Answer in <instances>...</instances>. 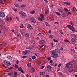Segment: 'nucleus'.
I'll use <instances>...</instances> for the list:
<instances>
[{
  "label": "nucleus",
  "instance_id": "1",
  "mask_svg": "<svg viewBox=\"0 0 77 77\" xmlns=\"http://www.w3.org/2000/svg\"><path fill=\"white\" fill-rule=\"evenodd\" d=\"M21 18H24L25 17H26V14L24 12L20 11L19 12Z\"/></svg>",
  "mask_w": 77,
  "mask_h": 77
},
{
  "label": "nucleus",
  "instance_id": "2",
  "mask_svg": "<svg viewBox=\"0 0 77 77\" xmlns=\"http://www.w3.org/2000/svg\"><path fill=\"white\" fill-rule=\"evenodd\" d=\"M67 27H68V28H69V29H70V30L72 31H74L75 30L74 27H73V26L71 25H68L67 26Z\"/></svg>",
  "mask_w": 77,
  "mask_h": 77
},
{
  "label": "nucleus",
  "instance_id": "3",
  "mask_svg": "<svg viewBox=\"0 0 77 77\" xmlns=\"http://www.w3.org/2000/svg\"><path fill=\"white\" fill-rule=\"evenodd\" d=\"M27 27L30 30H32L33 29V26L30 24H28V26H27Z\"/></svg>",
  "mask_w": 77,
  "mask_h": 77
},
{
  "label": "nucleus",
  "instance_id": "4",
  "mask_svg": "<svg viewBox=\"0 0 77 77\" xmlns=\"http://www.w3.org/2000/svg\"><path fill=\"white\" fill-rule=\"evenodd\" d=\"M0 17L2 18L5 17V14L3 12L1 11L0 12Z\"/></svg>",
  "mask_w": 77,
  "mask_h": 77
},
{
  "label": "nucleus",
  "instance_id": "5",
  "mask_svg": "<svg viewBox=\"0 0 77 77\" xmlns=\"http://www.w3.org/2000/svg\"><path fill=\"white\" fill-rule=\"evenodd\" d=\"M23 53L24 55H26V54H27L28 53H29V51L28 50H26L25 51H23Z\"/></svg>",
  "mask_w": 77,
  "mask_h": 77
},
{
  "label": "nucleus",
  "instance_id": "6",
  "mask_svg": "<svg viewBox=\"0 0 77 77\" xmlns=\"http://www.w3.org/2000/svg\"><path fill=\"white\" fill-rule=\"evenodd\" d=\"M39 43L41 45L45 43V41L43 40H41L39 41Z\"/></svg>",
  "mask_w": 77,
  "mask_h": 77
},
{
  "label": "nucleus",
  "instance_id": "7",
  "mask_svg": "<svg viewBox=\"0 0 77 77\" xmlns=\"http://www.w3.org/2000/svg\"><path fill=\"white\" fill-rule=\"evenodd\" d=\"M52 54L53 56H54V58H56L57 57V54H55V52L54 51L53 52Z\"/></svg>",
  "mask_w": 77,
  "mask_h": 77
},
{
  "label": "nucleus",
  "instance_id": "8",
  "mask_svg": "<svg viewBox=\"0 0 77 77\" xmlns=\"http://www.w3.org/2000/svg\"><path fill=\"white\" fill-rule=\"evenodd\" d=\"M71 42L72 44H74L75 42V40L74 38H72L71 40Z\"/></svg>",
  "mask_w": 77,
  "mask_h": 77
},
{
  "label": "nucleus",
  "instance_id": "9",
  "mask_svg": "<svg viewBox=\"0 0 77 77\" xmlns=\"http://www.w3.org/2000/svg\"><path fill=\"white\" fill-rule=\"evenodd\" d=\"M30 20L32 22H33V23H35L36 22V20L34 18H30Z\"/></svg>",
  "mask_w": 77,
  "mask_h": 77
},
{
  "label": "nucleus",
  "instance_id": "10",
  "mask_svg": "<svg viewBox=\"0 0 77 77\" xmlns=\"http://www.w3.org/2000/svg\"><path fill=\"white\" fill-rule=\"evenodd\" d=\"M55 52L56 53H59L60 52V49L58 48L55 49Z\"/></svg>",
  "mask_w": 77,
  "mask_h": 77
},
{
  "label": "nucleus",
  "instance_id": "11",
  "mask_svg": "<svg viewBox=\"0 0 77 77\" xmlns=\"http://www.w3.org/2000/svg\"><path fill=\"white\" fill-rule=\"evenodd\" d=\"M47 68L48 69H51L52 68V67L49 65L47 66Z\"/></svg>",
  "mask_w": 77,
  "mask_h": 77
},
{
  "label": "nucleus",
  "instance_id": "12",
  "mask_svg": "<svg viewBox=\"0 0 77 77\" xmlns=\"http://www.w3.org/2000/svg\"><path fill=\"white\" fill-rule=\"evenodd\" d=\"M36 70H37V69L36 68H32L31 69V71L32 72H35L36 71Z\"/></svg>",
  "mask_w": 77,
  "mask_h": 77
},
{
  "label": "nucleus",
  "instance_id": "13",
  "mask_svg": "<svg viewBox=\"0 0 77 77\" xmlns=\"http://www.w3.org/2000/svg\"><path fill=\"white\" fill-rule=\"evenodd\" d=\"M69 72H72L73 71V67L72 66L70 67L69 68Z\"/></svg>",
  "mask_w": 77,
  "mask_h": 77
},
{
  "label": "nucleus",
  "instance_id": "14",
  "mask_svg": "<svg viewBox=\"0 0 77 77\" xmlns=\"http://www.w3.org/2000/svg\"><path fill=\"white\" fill-rule=\"evenodd\" d=\"M7 58L8 59H9L10 60H12V58L11 56H7Z\"/></svg>",
  "mask_w": 77,
  "mask_h": 77
},
{
  "label": "nucleus",
  "instance_id": "15",
  "mask_svg": "<svg viewBox=\"0 0 77 77\" xmlns=\"http://www.w3.org/2000/svg\"><path fill=\"white\" fill-rule=\"evenodd\" d=\"M59 10L60 12L62 13V11H63V8L60 7L59 8Z\"/></svg>",
  "mask_w": 77,
  "mask_h": 77
},
{
  "label": "nucleus",
  "instance_id": "16",
  "mask_svg": "<svg viewBox=\"0 0 77 77\" xmlns=\"http://www.w3.org/2000/svg\"><path fill=\"white\" fill-rule=\"evenodd\" d=\"M41 18L43 20H44V15L42 14H41L40 15Z\"/></svg>",
  "mask_w": 77,
  "mask_h": 77
},
{
  "label": "nucleus",
  "instance_id": "17",
  "mask_svg": "<svg viewBox=\"0 0 77 77\" xmlns=\"http://www.w3.org/2000/svg\"><path fill=\"white\" fill-rule=\"evenodd\" d=\"M6 64V65H8V66H9V65H11V63H10V62L9 61H7Z\"/></svg>",
  "mask_w": 77,
  "mask_h": 77
},
{
  "label": "nucleus",
  "instance_id": "18",
  "mask_svg": "<svg viewBox=\"0 0 77 77\" xmlns=\"http://www.w3.org/2000/svg\"><path fill=\"white\" fill-rule=\"evenodd\" d=\"M14 77H18V73L17 72H15L14 74Z\"/></svg>",
  "mask_w": 77,
  "mask_h": 77
},
{
  "label": "nucleus",
  "instance_id": "19",
  "mask_svg": "<svg viewBox=\"0 0 77 77\" xmlns=\"http://www.w3.org/2000/svg\"><path fill=\"white\" fill-rule=\"evenodd\" d=\"M74 61H71L69 62V65H74Z\"/></svg>",
  "mask_w": 77,
  "mask_h": 77
},
{
  "label": "nucleus",
  "instance_id": "20",
  "mask_svg": "<svg viewBox=\"0 0 77 77\" xmlns=\"http://www.w3.org/2000/svg\"><path fill=\"white\" fill-rule=\"evenodd\" d=\"M0 23H1L2 24H5V22H4L2 20H1L0 21Z\"/></svg>",
  "mask_w": 77,
  "mask_h": 77
},
{
  "label": "nucleus",
  "instance_id": "21",
  "mask_svg": "<svg viewBox=\"0 0 77 77\" xmlns=\"http://www.w3.org/2000/svg\"><path fill=\"white\" fill-rule=\"evenodd\" d=\"M74 38L75 39V40H77V35H74Z\"/></svg>",
  "mask_w": 77,
  "mask_h": 77
},
{
  "label": "nucleus",
  "instance_id": "22",
  "mask_svg": "<svg viewBox=\"0 0 77 77\" xmlns=\"http://www.w3.org/2000/svg\"><path fill=\"white\" fill-rule=\"evenodd\" d=\"M26 37H29V33H26L25 35Z\"/></svg>",
  "mask_w": 77,
  "mask_h": 77
},
{
  "label": "nucleus",
  "instance_id": "23",
  "mask_svg": "<svg viewBox=\"0 0 77 77\" xmlns=\"http://www.w3.org/2000/svg\"><path fill=\"white\" fill-rule=\"evenodd\" d=\"M73 9L74 11L75 12H76L77 11V9H76V8L74 7Z\"/></svg>",
  "mask_w": 77,
  "mask_h": 77
},
{
  "label": "nucleus",
  "instance_id": "24",
  "mask_svg": "<svg viewBox=\"0 0 77 77\" xmlns=\"http://www.w3.org/2000/svg\"><path fill=\"white\" fill-rule=\"evenodd\" d=\"M8 75H9L11 76V75H13V74H14V73L11 72V73H9L8 74Z\"/></svg>",
  "mask_w": 77,
  "mask_h": 77
},
{
  "label": "nucleus",
  "instance_id": "25",
  "mask_svg": "<svg viewBox=\"0 0 77 77\" xmlns=\"http://www.w3.org/2000/svg\"><path fill=\"white\" fill-rule=\"evenodd\" d=\"M30 13L31 14H34V13H35V11H31Z\"/></svg>",
  "mask_w": 77,
  "mask_h": 77
},
{
  "label": "nucleus",
  "instance_id": "26",
  "mask_svg": "<svg viewBox=\"0 0 77 77\" xmlns=\"http://www.w3.org/2000/svg\"><path fill=\"white\" fill-rule=\"evenodd\" d=\"M22 69H23L21 67H20V68H18V70L19 71H22Z\"/></svg>",
  "mask_w": 77,
  "mask_h": 77
},
{
  "label": "nucleus",
  "instance_id": "27",
  "mask_svg": "<svg viewBox=\"0 0 77 77\" xmlns=\"http://www.w3.org/2000/svg\"><path fill=\"white\" fill-rule=\"evenodd\" d=\"M45 24L46 26H50V24H48V23L47 22H46L45 23Z\"/></svg>",
  "mask_w": 77,
  "mask_h": 77
},
{
  "label": "nucleus",
  "instance_id": "28",
  "mask_svg": "<svg viewBox=\"0 0 77 77\" xmlns=\"http://www.w3.org/2000/svg\"><path fill=\"white\" fill-rule=\"evenodd\" d=\"M41 63V61H38V62L37 63V65H40Z\"/></svg>",
  "mask_w": 77,
  "mask_h": 77
},
{
  "label": "nucleus",
  "instance_id": "29",
  "mask_svg": "<svg viewBox=\"0 0 77 77\" xmlns=\"http://www.w3.org/2000/svg\"><path fill=\"white\" fill-rule=\"evenodd\" d=\"M21 34H18L17 35V37H18V38H20L21 37Z\"/></svg>",
  "mask_w": 77,
  "mask_h": 77
},
{
  "label": "nucleus",
  "instance_id": "30",
  "mask_svg": "<svg viewBox=\"0 0 77 77\" xmlns=\"http://www.w3.org/2000/svg\"><path fill=\"white\" fill-rule=\"evenodd\" d=\"M38 20H39V21H42L43 19L41 18V17H38Z\"/></svg>",
  "mask_w": 77,
  "mask_h": 77
},
{
  "label": "nucleus",
  "instance_id": "31",
  "mask_svg": "<svg viewBox=\"0 0 77 77\" xmlns=\"http://www.w3.org/2000/svg\"><path fill=\"white\" fill-rule=\"evenodd\" d=\"M35 55L37 56V57H39V54L38 53H35Z\"/></svg>",
  "mask_w": 77,
  "mask_h": 77
},
{
  "label": "nucleus",
  "instance_id": "32",
  "mask_svg": "<svg viewBox=\"0 0 77 77\" xmlns=\"http://www.w3.org/2000/svg\"><path fill=\"white\" fill-rule=\"evenodd\" d=\"M64 4H66V5H70V4L68 2H64Z\"/></svg>",
  "mask_w": 77,
  "mask_h": 77
},
{
  "label": "nucleus",
  "instance_id": "33",
  "mask_svg": "<svg viewBox=\"0 0 77 77\" xmlns=\"http://www.w3.org/2000/svg\"><path fill=\"white\" fill-rule=\"evenodd\" d=\"M19 26L20 28H23V27H24V25H23V24H22L21 25H20Z\"/></svg>",
  "mask_w": 77,
  "mask_h": 77
},
{
  "label": "nucleus",
  "instance_id": "34",
  "mask_svg": "<svg viewBox=\"0 0 77 77\" xmlns=\"http://www.w3.org/2000/svg\"><path fill=\"white\" fill-rule=\"evenodd\" d=\"M67 68H69V63H67L66 65Z\"/></svg>",
  "mask_w": 77,
  "mask_h": 77
},
{
  "label": "nucleus",
  "instance_id": "35",
  "mask_svg": "<svg viewBox=\"0 0 77 77\" xmlns=\"http://www.w3.org/2000/svg\"><path fill=\"white\" fill-rule=\"evenodd\" d=\"M0 3H1V4H2V5L4 4V3H3V2L2 0H0Z\"/></svg>",
  "mask_w": 77,
  "mask_h": 77
},
{
  "label": "nucleus",
  "instance_id": "36",
  "mask_svg": "<svg viewBox=\"0 0 77 77\" xmlns=\"http://www.w3.org/2000/svg\"><path fill=\"white\" fill-rule=\"evenodd\" d=\"M28 67H30L31 66V63H29L27 64Z\"/></svg>",
  "mask_w": 77,
  "mask_h": 77
},
{
  "label": "nucleus",
  "instance_id": "37",
  "mask_svg": "<svg viewBox=\"0 0 77 77\" xmlns=\"http://www.w3.org/2000/svg\"><path fill=\"white\" fill-rule=\"evenodd\" d=\"M64 11H65V12H68L69 11L66 8H64Z\"/></svg>",
  "mask_w": 77,
  "mask_h": 77
},
{
  "label": "nucleus",
  "instance_id": "38",
  "mask_svg": "<svg viewBox=\"0 0 77 77\" xmlns=\"http://www.w3.org/2000/svg\"><path fill=\"white\" fill-rule=\"evenodd\" d=\"M0 26L2 28V29H3L4 28V27H5V26L2 25H1Z\"/></svg>",
  "mask_w": 77,
  "mask_h": 77
},
{
  "label": "nucleus",
  "instance_id": "39",
  "mask_svg": "<svg viewBox=\"0 0 77 77\" xmlns=\"http://www.w3.org/2000/svg\"><path fill=\"white\" fill-rule=\"evenodd\" d=\"M32 59H35V58H36V57L35 56H33L32 57Z\"/></svg>",
  "mask_w": 77,
  "mask_h": 77
},
{
  "label": "nucleus",
  "instance_id": "40",
  "mask_svg": "<svg viewBox=\"0 0 77 77\" xmlns=\"http://www.w3.org/2000/svg\"><path fill=\"white\" fill-rule=\"evenodd\" d=\"M29 62H32V60L31 58H29Z\"/></svg>",
  "mask_w": 77,
  "mask_h": 77
},
{
  "label": "nucleus",
  "instance_id": "41",
  "mask_svg": "<svg viewBox=\"0 0 77 77\" xmlns=\"http://www.w3.org/2000/svg\"><path fill=\"white\" fill-rule=\"evenodd\" d=\"M25 6H26V5L23 4V5H22L20 7H21V8H23V7H25Z\"/></svg>",
  "mask_w": 77,
  "mask_h": 77
},
{
  "label": "nucleus",
  "instance_id": "42",
  "mask_svg": "<svg viewBox=\"0 0 77 77\" xmlns=\"http://www.w3.org/2000/svg\"><path fill=\"white\" fill-rule=\"evenodd\" d=\"M2 29L3 30H5V31H6V30H7V29H6V28L5 26Z\"/></svg>",
  "mask_w": 77,
  "mask_h": 77
},
{
  "label": "nucleus",
  "instance_id": "43",
  "mask_svg": "<svg viewBox=\"0 0 77 77\" xmlns=\"http://www.w3.org/2000/svg\"><path fill=\"white\" fill-rule=\"evenodd\" d=\"M56 13L57 14V15H61V14H60L57 12H56Z\"/></svg>",
  "mask_w": 77,
  "mask_h": 77
},
{
  "label": "nucleus",
  "instance_id": "44",
  "mask_svg": "<svg viewBox=\"0 0 77 77\" xmlns=\"http://www.w3.org/2000/svg\"><path fill=\"white\" fill-rule=\"evenodd\" d=\"M15 67L16 68H18V66L17 64H15Z\"/></svg>",
  "mask_w": 77,
  "mask_h": 77
},
{
  "label": "nucleus",
  "instance_id": "45",
  "mask_svg": "<svg viewBox=\"0 0 77 77\" xmlns=\"http://www.w3.org/2000/svg\"><path fill=\"white\" fill-rule=\"evenodd\" d=\"M31 48L30 47H26V49H31Z\"/></svg>",
  "mask_w": 77,
  "mask_h": 77
},
{
  "label": "nucleus",
  "instance_id": "46",
  "mask_svg": "<svg viewBox=\"0 0 77 77\" xmlns=\"http://www.w3.org/2000/svg\"><path fill=\"white\" fill-rule=\"evenodd\" d=\"M51 65L52 66H54V63H51Z\"/></svg>",
  "mask_w": 77,
  "mask_h": 77
},
{
  "label": "nucleus",
  "instance_id": "47",
  "mask_svg": "<svg viewBox=\"0 0 77 77\" xmlns=\"http://www.w3.org/2000/svg\"><path fill=\"white\" fill-rule=\"evenodd\" d=\"M27 57V56H22V58H26Z\"/></svg>",
  "mask_w": 77,
  "mask_h": 77
},
{
  "label": "nucleus",
  "instance_id": "48",
  "mask_svg": "<svg viewBox=\"0 0 77 77\" xmlns=\"http://www.w3.org/2000/svg\"><path fill=\"white\" fill-rule=\"evenodd\" d=\"M64 41L66 42H69V41H68V40L66 39L64 40Z\"/></svg>",
  "mask_w": 77,
  "mask_h": 77
},
{
  "label": "nucleus",
  "instance_id": "49",
  "mask_svg": "<svg viewBox=\"0 0 77 77\" xmlns=\"http://www.w3.org/2000/svg\"><path fill=\"white\" fill-rule=\"evenodd\" d=\"M60 33L61 34H63V32L61 30H60Z\"/></svg>",
  "mask_w": 77,
  "mask_h": 77
},
{
  "label": "nucleus",
  "instance_id": "50",
  "mask_svg": "<svg viewBox=\"0 0 77 77\" xmlns=\"http://www.w3.org/2000/svg\"><path fill=\"white\" fill-rule=\"evenodd\" d=\"M49 38H50L51 39H53V36L52 35H51L50 36H49Z\"/></svg>",
  "mask_w": 77,
  "mask_h": 77
},
{
  "label": "nucleus",
  "instance_id": "51",
  "mask_svg": "<svg viewBox=\"0 0 77 77\" xmlns=\"http://www.w3.org/2000/svg\"><path fill=\"white\" fill-rule=\"evenodd\" d=\"M70 23L71 24V25H72V26H73V22H70Z\"/></svg>",
  "mask_w": 77,
  "mask_h": 77
},
{
  "label": "nucleus",
  "instance_id": "52",
  "mask_svg": "<svg viewBox=\"0 0 77 77\" xmlns=\"http://www.w3.org/2000/svg\"><path fill=\"white\" fill-rule=\"evenodd\" d=\"M42 34L41 33H39L38 34V36H42Z\"/></svg>",
  "mask_w": 77,
  "mask_h": 77
},
{
  "label": "nucleus",
  "instance_id": "53",
  "mask_svg": "<svg viewBox=\"0 0 77 77\" xmlns=\"http://www.w3.org/2000/svg\"><path fill=\"white\" fill-rule=\"evenodd\" d=\"M9 19L10 20H12V17H9Z\"/></svg>",
  "mask_w": 77,
  "mask_h": 77
},
{
  "label": "nucleus",
  "instance_id": "54",
  "mask_svg": "<svg viewBox=\"0 0 77 77\" xmlns=\"http://www.w3.org/2000/svg\"><path fill=\"white\" fill-rule=\"evenodd\" d=\"M40 73H41V75H44V73H45L44 72H40Z\"/></svg>",
  "mask_w": 77,
  "mask_h": 77
},
{
  "label": "nucleus",
  "instance_id": "55",
  "mask_svg": "<svg viewBox=\"0 0 77 77\" xmlns=\"http://www.w3.org/2000/svg\"><path fill=\"white\" fill-rule=\"evenodd\" d=\"M61 65H62V64H59L58 67L60 68V67L61 66Z\"/></svg>",
  "mask_w": 77,
  "mask_h": 77
},
{
  "label": "nucleus",
  "instance_id": "56",
  "mask_svg": "<svg viewBox=\"0 0 77 77\" xmlns=\"http://www.w3.org/2000/svg\"><path fill=\"white\" fill-rule=\"evenodd\" d=\"M16 63L17 64H18L19 63V61H18V60H17L16 61Z\"/></svg>",
  "mask_w": 77,
  "mask_h": 77
},
{
  "label": "nucleus",
  "instance_id": "57",
  "mask_svg": "<svg viewBox=\"0 0 77 77\" xmlns=\"http://www.w3.org/2000/svg\"><path fill=\"white\" fill-rule=\"evenodd\" d=\"M20 71H21L22 74H24L25 72H24V71H23V70H22Z\"/></svg>",
  "mask_w": 77,
  "mask_h": 77
},
{
  "label": "nucleus",
  "instance_id": "58",
  "mask_svg": "<svg viewBox=\"0 0 77 77\" xmlns=\"http://www.w3.org/2000/svg\"><path fill=\"white\" fill-rule=\"evenodd\" d=\"M44 46V45H42L41 46H39V47L40 48H42V47H43Z\"/></svg>",
  "mask_w": 77,
  "mask_h": 77
},
{
  "label": "nucleus",
  "instance_id": "59",
  "mask_svg": "<svg viewBox=\"0 0 77 77\" xmlns=\"http://www.w3.org/2000/svg\"><path fill=\"white\" fill-rule=\"evenodd\" d=\"M60 74L61 76V77H63V75H63V74H62V73H60Z\"/></svg>",
  "mask_w": 77,
  "mask_h": 77
},
{
  "label": "nucleus",
  "instance_id": "60",
  "mask_svg": "<svg viewBox=\"0 0 77 77\" xmlns=\"http://www.w3.org/2000/svg\"><path fill=\"white\" fill-rule=\"evenodd\" d=\"M8 70L9 72L10 71H11V69H10V68H8Z\"/></svg>",
  "mask_w": 77,
  "mask_h": 77
},
{
  "label": "nucleus",
  "instance_id": "61",
  "mask_svg": "<svg viewBox=\"0 0 77 77\" xmlns=\"http://www.w3.org/2000/svg\"><path fill=\"white\" fill-rule=\"evenodd\" d=\"M7 61H5L4 62V63L6 65V64Z\"/></svg>",
  "mask_w": 77,
  "mask_h": 77
},
{
  "label": "nucleus",
  "instance_id": "62",
  "mask_svg": "<svg viewBox=\"0 0 77 77\" xmlns=\"http://www.w3.org/2000/svg\"><path fill=\"white\" fill-rule=\"evenodd\" d=\"M14 5H15V6H16V7H17H17H18V5H17V4H15Z\"/></svg>",
  "mask_w": 77,
  "mask_h": 77
},
{
  "label": "nucleus",
  "instance_id": "63",
  "mask_svg": "<svg viewBox=\"0 0 77 77\" xmlns=\"http://www.w3.org/2000/svg\"><path fill=\"white\" fill-rule=\"evenodd\" d=\"M54 42H58V41L57 40H54Z\"/></svg>",
  "mask_w": 77,
  "mask_h": 77
},
{
  "label": "nucleus",
  "instance_id": "64",
  "mask_svg": "<svg viewBox=\"0 0 77 77\" xmlns=\"http://www.w3.org/2000/svg\"><path fill=\"white\" fill-rule=\"evenodd\" d=\"M50 63H53V60H50Z\"/></svg>",
  "mask_w": 77,
  "mask_h": 77
}]
</instances>
